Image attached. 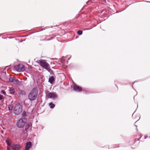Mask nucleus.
I'll list each match as a JSON object with an SVG mask.
<instances>
[{"instance_id":"c85d7f7f","label":"nucleus","mask_w":150,"mask_h":150,"mask_svg":"<svg viewBox=\"0 0 150 150\" xmlns=\"http://www.w3.org/2000/svg\"><path fill=\"white\" fill-rule=\"evenodd\" d=\"M103 0L104 1H105V0Z\"/></svg>"},{"instance_id":"a878e982","label":"nucleus","mask_w":150,"mask_h":150,"mask_svg":"<svg viewBox=\"0 0 150 150\" xmlns=\"http://www.w3.org/2000/svg\"><path fill=\"white\" fill-rule=\"evenodd\" d=\"M71 57V56H70V57L68 59V60H69L70 59V58Z\"/></svg>"},{"instance_id":"1a4fd4ad","label":"nucleus","mask_w":150,"mask_h":150,"mask_svg":"<svg viewBox=\"0 0 150 150\" xmlns=\"http://www.w3.org/2000/svg\"><path fill=\"white\" fill-rule=\"evenodd\" d=\"M32 144L30 142H29L26 144L25 150H29L31 147Z\"/></svg>"},{"instance_id":"4468645a","label":"nucleus","mask_w":150,"mask_h":150,"mask_svg":"<svg viewBox=\"0 0 150 150\" xmlns=\"http://www.w3.org/2000/svg\"><path fill=\"white\" fill-rule=\"evenodd\" d=\"M32 125V124L31 123H28L25 126V130H27L30 127H31Z\"/></svg>"},{"instance_id":"f03ea898","label":"nucleus","mask_w":150,"mask_h":150,"mask_svg":"<svg viewBox=\"0 0 150 150\" xmlns=\"http://www.w3.org/2000/svg\"><path fill=\"white\" fill-rule=\"evenodd\" d=\"M38 90L37 88H34L30 92L28 96V98L30 100H35L37 96Z\"/></svg>"},{"instance_id":"b1692460","label":"nucleus","mask_w":150,"mask_h":150,"mask_svg":"<svg viewBox=\"0 0 150 150\" xmlns=\"http://www.w3.org/2000/svg\"><path fill=\"white\" fill-rule=\"evenodd\" d=\"M3 98V96L0 94V100H2Z\"/></svg>"},{"instance_id":"cd10ccee","label":"nucleus","mask_w":150,"mask_h":150,"mask_svg":"<svg viewBox=\"0 0 150 150\" xmlns=\"http://www.w3.org/2000/svg\"><path fill=\"white\" fill-rule=\"evenodd\" d=\"M135 126H136V127H137V126H136V125Z\"/></svg>"},{"instance_id":"412c9836","label":"nucleus","mask_w":150,"mask_h":150,"mask_svg":"<svg viewBox=\"0 0 150 150\" xmlns=\"http://www.w3.org/2000/svg\"><path fill=\"white\" fill-rule=\"evenodd\" d=\"M47 37H48V36L46 37L45 40H51L52 39V38H53L52 37L51 38H47Z\"/></svg>"},{"instance_id":"5701e85b","label":"nucleus","mask_w":150,"mask_h":150,"mask_svg":"<svg viewBox=\"0 0 150 150\" xmlns=\"http://www.w3.org/2000/svg\"><path fill=\"white\" fill-rule=\"evenodd\" d=\"M11 147H10V146H7V150H11Z\"/></svg>"},{"instance_id":"393cba45","label":"nucleus","mask_w":150,"mask_h":150,"mask_svg":"<svg viewBox=\"0 0 150 150\" xmlns=\"http://www.w3.org/2000/svg\"><path fill=\"white\" fill-rule=\"evenodd\" d=\"M139 140V139H135V142H136V141H137V140Z\"/></svg>"},{"instance_id":"9d476101","label":"nucleus","mask_w":150,"mask_h":150,"mask_svg":"<svg viewBox=\"0 0 150 150\" xmlns=\"http://www.w3.org/2000/svg\"><path fill=\"white\" fill-rule=\"evenodd\" d=\"M6 142L7 144V146H10V147H11L12 141L10 139L7 138L6 140Z\"/></svg>"},{"instance_id":"f8f14e48","label":"nucleus","mask_w":150,"mask_h":150,"mask_svg":"<svg viewBox=\"0 0 150 150\" xmlns=\"http://www.w3.org/2000/svg\"><path fill=\"white\" fill-rule=\"evenodd\" d=\"M54 80V76H52L49 78L48 82L52 84Z\"/></svg>"},{"instance_id":"6ab92c4d","label":"nucleus","mask_w":150,"mask_h":150,"mask_svg":"<svg viewBox=\"0 0 150 150\" xmlns=\"http://www.w3.org/2000/svg\"><path fill=\"white\" fill-rule=\"evenodd\" d=\"M64 57H63L61 59H60V62H61L62 63L64 62L65 61V60L64 59Z\"/></svg>"},{"instance_id":"0eeeda50","label":"nucleus","mask_w":150,"mask_h":150,"mask_svg":"<svg viewBox=\"0 0 150 150\" xmlns=\"http://www.w3.org/2000/svg\"><path fill=\"white\" fill-rule=\"evenodd\" d=\"M21 148V145L18 144H14L11 146V148L13 150H19Z\"/></svg>"},{"instance_id":"f257e3e1","label":"nucleus","mask_w":150,"mask_h":150,"mask_svg":"<svg viewBox=\"0 0 150 150\" xmlns=\"http://www.w3.org/2000/svg\"><path fill=\"white\" fill-rule=\"evenodd\" d=\"M41 66L49 72L51 74L53 72L52 70L50 69L49 64L45 60L40 59L37 62Z\"/></svg>"},{"instance_id":"aec40b11","label":"nucleus","mask_w":150,"mask_h":150,"mask_svg":"<svg viewBox=\"0 0 150 150\" xmlns=\"http://www.w3.org/2000/svg\"><path fill=\"white\" fill-rule=\"evenodd\" d=\"M82 31L81 30H79L77 32V33L79 35H81L82 34Z\"/></svg>"},{"instance_id":"dca6fc26","label":"nucleus","mask_w":150,"mask_h":150,"mask_svg":"<svg viewBox=\"0 0 150 150\" xmlns=\"http://www.w3.org/2000/svg\"><path fill=\"white\" fill-rule=\"evenodd\" d=\"M15 78L14 77H10L9 78V80L10 82L13 83Z\"/></svg>"},{"instance_id":"bb28decb","label":"nucleus","mask_w":150,"mask_h":150,"mask_svg":"<svg viewBox=\"0 0 150 150\" xmlns=\"http://www.w3.org/2000/svg\"><path fill=\"white\" fill-rule=\"evenodd\" d=\"M146 136H144V139H146Z\"/></svg>"},{"instance_id":"9b49d317","label":"nucleus","mask_w":150,"mask_h":150,"mask_svg":"<svg viewBox=\"0 0 150 150\" xmlns=\"http://www.w3.org/2000/svg\"><path fill=\"white\" fill-rule=\"evenodd\" d=\"M9 91L10 94H13L15 92V89L12 87H9Z\"/></svg>"},{"instance_id":"7ed1b4c3","label":"nucleus","mask_w":150,"mask_h":150,"mask_svg":"<svg viewBox=\"0 0 150 150\" xmlns=\"http://www.w3.org/2000/svg\"><path fill=\"white\" fill-rule=\"evenodd\" d=\"M27 119L25 118L20 119L17 123V125L19 128L23 127L26 123L27 122Z\"/></svg>"},{"instance_id":"f3484780","label":"nucleus","mask_w":150,"mask_h":150,"mask_svg":"<svg viewBox=\"0 0 150 150\" xmlns=\"http://www.w3.org/2000/svg\"><path fill=\"white\" fill-rule=\"evenodd\" d=\"M49 105L50 106V108L51 109L54 108L55 106V105L52 103H50Z\"/></svg>"},{"instance_id":"a211bd4d","label":"nucleus","mask_w":150,"mask_h":150,"mask_svg":"<svg viewBox=\"0 0 150 150\" xmlns=\"http://www.w3.org/2000/svg\"><path fill=\"white\" fill-rule=\"evenodd\" d=\"M13 108V106L12 105H8V109L9 110H12Z\"/></svg>"},{"instance_id":"423d86ee","label":"nucleus","mask_w":150,"mask_h":150,"mask_svg":"<svg viewBox=\"0 0 150 150\" xmlns=\"http://www.w3.org/2000/svg\"><path fill=\"white\" fill-rule=\"evenodd\" d=\"M46 96L48 98H57L56 94L49 91L46 93Z\"/></svg>"},{"instance_id":"6e6552de","label":"nucleus","mask_w":150,"mask_h":150,"mask_svg":"<svg viewBox=\"0 0 150 150\" xmlns=\"http://www.w3.org/2000/svg\"><path fill=\"white\" fill-rule=\"evenodd\" d=\"M74 90L75 91H82V88L79 86L75 85L73 86Z\"/></svg>"},{"instance_id":"39448f33","label":"nucleus","mask_w":150,"mask_h":150,"mask_svg":"<svg viewBox=\"0 0 150 150\" xmlns=\"http://www.w3.org/2000/svg\"><path fill=\"white\" fill-rule=\"evenodd\" d=\"M14 68L17 71L19 72L23 71L25 70V67L23 64H19L18 65L15 66Z\"/></svg>"},{"instance_id":"ddd939ff","label":"nucleus","mask_w":150,"mask_h":150,"mask_svg":"<svg viewBox=\"0 0 150 150\" xmlns=\"http://www.w3.org/2000/svg\"><path fill=\"white\" fill-rule=\"evenodd\" d=\"M20 82L18 79L15 78L13 83L15 84L19 85L20 84Z\"/></svg>"},{"instance_id":"2eb2a0df","label":"nucleus","mask_w":150,"mask_h":150,"mask_svg":"<svg viewBox=\"0 0 150 150\" xmlns=\"http://www.w3.org/2000/svg\"><path fill=\"white\" fill-rule=\"evenodd\" d=\"M18 94L19 95H23L25 94V92L23 91L20 90L18 92Z\"/></svg>"},{"instance_id":"4be33fe9","label":"nucleus","mask_w":150,"mask_h":150,"mask_svg":"<svg viewBox=\"0 0 150 150\" xmlns=\"http://www.w3.org/2000/svg\"><path fill=\"white\" fill-rule=\"evenodd\" d=\"M22 115L23 116H25L26 115V113L25 112H23L22 113Z\"/></svg>"},{"instance_id":"20e7f679","label":"nucleus","mask_w":150,"mask_h":150,"mask_svg":"<svg viewBox=\"0 0 150 150\" xmlns=\"http://www.w3.org/2000/svg\"><path fill=\"white\" fill-rule=\"evenodd\" d=\"M22 106L20 104H16L14 109V113L16 115H18L22 112Z\"/></svg>"}]
</instances>
